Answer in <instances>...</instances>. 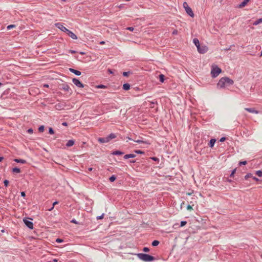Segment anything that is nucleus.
Returning <instances> with one entry per match:
<instances>
[{
  "label": "nucleus",
  "mask_w": 262,
  "mask_h": 262,
  "mask_svg": "<svg viewBox=\"0 0 262 262\" xmlns=\"http://www.w3.org/2000/svg\"><path fill=\"white\" fill-rule=\"evenodd\" d=\"M215 142H216L215 139H211L208 143V146L210 147H211V148L213 147L214 145Z\"/></svg>",
  "instance_id": "dca6fc26"
},
{
  "label": "nucleus",
  "mask_w": 262,
  "mask_h": 262,
  "mask_svg": "<svg viewBox=\"0 0 262 262\" xmlns=\"http://www.w3.org/2000/svg\"><path fill=\"white\" fill-rule=\"evenodd\" d=\"M104 214L102 213L101 215L97 216L96 219L97 220H101L104 217Z\"/></svg>",
  "instance_id": "79ce46f5"
},
{
  "label": "nucleus",
  "mask_w": 262,
  "mask_h": 262,
  "mask_svg": "<svg viewBox=\"0 0 262 262\" xmlns=\"http://www.w3.org/2000/svg\"><path fill=\"white\" fill-rule=\"evenodd\" d=\"M4 184L5 187H7L9 184V181L8 180H5L4 181Z\"/></svg>",
  "instance_id": "ea45409f"
},
{
  "label": "nucleus",
  "mask_w": 262,
  "mask_h": 262,
  "mask_svg": "<svg viewBox=\"0 0 262 262\" xmlns=\"http://www.w3.org/2000/svg\"><path fill=\"white\" fill-rule=\"evenodd\" d=\"M160 242L158 240H154L151 243V245L153 247L157 246L159 244Z\"/></svg>",
  "instance_id": "393cba45"
},
{
  "label": "nucleus",
  "mask_w": 262,
  "mask_h": 262,
  "mask_svg": "<svg viewBox=\"0 0 262 262\" xmlns=\"http://www.w3.org/2000/svg\"><path fill=\"white\" fill-rule=\"evenodd\" d=\"M113 155L119 156L123 154V152L120 150H115L112 152Z\"/></svg>",
  "instance_id": "412c9836"
},
{
  "label": "nucleus",
  "mask_w": 262,
  "mask_h": 262,
  "mask_svg": "<svg viewBox=\"0 0 262 262\" xmlns=\"http://www.w3.org/2000/svg\"><path fill=\"white\" fill-rule=\"evenodd\" d=\"M49 133L51 135H53L54 134L55 132H54V130L53 129V128L52 127H49Z\"/></svg>",
  "instance_id": "2f4dec72"
},
{
  "label": "nucleus",
  "mask_w": 262,
  "mask_h": 262,
  "mask_svg": "<svg viewBox=\"0 0 262 262\" xmlns=\"http://www.w3.org/2000/svg\"><path fill=\"white\" fill-rule=\"evenodd\" d=\"M236 168H235V169H234L232 171V172H231V174H230V177L232 178V177H234V174H235V172H236Z\"/></svg>",
  "instance_id": "4c0bfd02"
},
{
  "label": "nucleus",
  "mask_w": 262,
  "mask_h": 262,
  "mask_svg": "<svg viewBox=\"0 0 262 262\" xmlns=\"http://www.w3.org/2000/svg\"><path fill=\"white\" fill-rule=\"evenodd\" d=\"M16 26L15 25H10L7 27V30H10L13 28H15Z\"/></svg>",
  "instance_id": "f704fd0d"
},
{
  "label": "nucleus",
  "mask_w": 262,
  "mask_h": 262,
  "mask_svg": "<svg viewBox=\"0 0 262 262\" xmlns=\"http://www.w3.org/2000/svg\"><path fill=\"white\" fill-rule=\"evenodd\" d=\"M116 176L115 175H112L109 178V180L111 182H114L116 180Z\"/></svg>",
  "instance_id": "a878e982"
},
{
  "label": "nucleus",
  "mask_w": 262,
  "mask_h": 262,
  "mask_svg": "<svg viewBox=\"0 0 262 262\" xmlns=\"http://www.w3.org/2000/svg\"><path fill=\"white\" fill-rule=\"evenodd\" d=\"M126 29L129 31H133L134 30V28L133 27H127L126 28Z\"/></svg>",
  "instance_id": "3c124183"
},
{
  "label": "nucleus",
  "mask_w": 262,
  "mask_h": 262,
  "mask_svg": "<svg viewBox=\"0 0 262 262\" xmlns=\"http://www.w3.org/2000/svg\"><path fill=\"white\" fill-rule=\"evenodd\" d=\"M150 159H151L152 160L155 161V162H159V159L157 157H150Z\"/></svg>",
  "instance_id": "473e14b6"
},
{
  "label": "nucleus",
  "mask_w": 262,
  "mask_h": 262,
  "mask_svg": "<svg viewBox=\"0 0 262 262\" xmlns=\"http://www.w3.org/2000/svg\"><path fill=\"white\" fill-rule=\"evenodd\" d=\"M187 209L188 210H192V206L190 205H188L187 206Z\"/></svg>",
  "instance_id": "49530a36"
},
{
  "label": "nucleus",
  "mask_w": 262,
  "mask_h": 262,
  "mask_svg": "<svg viewBox=\"0 0 262 262\" xmlns=\"http://www.w3.org/2000/svg\"><path fill=\"white\" fill-rule=\"evenodd\" d=\"M80 54L81 55H84V54H85V53H84V52H80Z\"/></svg>",
  "instance_id": "774afa93"
},
{
  "label": "nucleus",
  "mask_w": 262,
  "mask_h": 262,
  "mask_svg": "<svg viewBox=\"0 0 262 262\" xmlns=\"http://www.w3.org/2000/svg\"><path fill=\"white\" fill-rule=\"evenodd\" d=\"M88 170H89V171H92V170H93V168H92V167H90V168L88 169Z\"/></svg>",
  "instance_id": "0e129e2a"
},
{
  "label": "nucleus",
  "mask_w": 262,
  "mask_h": 262,
  "mask_svg": "<svg viewBox=\"0 0 262 262\" xmlns=\"http://www.w3.org/2000/svg\"><path fill=\"white\" fill-rule=\"evenodd\" d=\"M252 179H253V180H254V181H257V182H258V181H259V179L257 178H256V177H253H253H252Z\"/></svg>",
  "instance_id": "603ef678"
},
{
  "label": "nucleus",
  "mask_w": 262,
  "mask_h": 262,
  "mask_svg": "<svg viewBox=\"0 0 262 262\" xmlns=\"http://www.w3.org/2000/svg\"><path fill=\"white\" fill-rule=\"evenodd\" d=\"M97 88L98 89H105L106 88V86H105L103 84H99L97 86Z\"/></svg>",
  "instance_id": "58836bf2"
},
{
  "label": "nucleus",
  "mask_w": 262,
  "mask_h": 262,
  "mask_svg": "<svg viewBox=\"0 0 262 262\" xmlns=\"http://www.w3.org/2000/svg\"><path fill=\"white\" fill-rule=\"evenodd\" d=\"M69 71L77 76H79L81 74V72H80L79 71L76 70L73 68H69Z\"/></svg>",
  "instance_id": "f8f14e48"
},
{
  "label": "nucleus",
  "mask_w": 262,
  "mask_h": 262,
  "mask_svg": "<svg viewBox=\"0 0 262 262\" xmlns=\"http://www.w3.org/2000/svg\"><path fill=\"white\" fill-rule=\"evenodd\" d=\"M130 84L126 83H124L123 85L122 88L124 90L127 91L130 89Z\"/></svg>",
  "instance_id": "6ab92c4d"
},
{
  "label": "nucleus",
  "mask_w": 262,
  "mask_h": 262,
  "mask_svg": "<svg viewBox=\"0 0 262 262\" xmlns=\"http://www.w3.org/2000/svg\"><path fill=\"white\" fill-rule=\"evenodd\" d=\"M226 137H222L220 139V141L221 142H224L226 140Z\"/></svg>",
  "instance_id": "a18cd8bd"
},
{
  "label": "nucleus",
  "mask_w": 262,
  "mask_h": 262,
  "mask_svg": "<svg viewBox=\"0 0 262 262\" xmlns=\"http://www.w3.org/2000/svg\"><path fill=\"white\" fill-rule=\"evenodd\" d=\"M60 89L64 90L66 92H69V90H71L69 85L67 83H63L60 84Z\"/></svg>",
  "instance_id": "1a4fd4ad"
},
{
  "label": "nucleus",
  "mask_w": 262,
  "mask_h": 262,
  "mask_svg": "<svg viewBox=\"0 0 262 262\" xmlns=\"http://www.w3.org/2000/svg\"><path fill=\"white\" fill-rule=\"evenodd\" d=\"M245 110L249 113L256 114L259 113V111L256 110L254 108H245Z\"/></svg>",
  "instance_id": "9b49d317"
},
{
  "label": "nucleus",
  "mask_w": 262,
  "mask_h": 262,
  "mask_svg": "<svg viewBox=\"0 0 262 262\" xmlns=\"http://www.w3.org/2000/svg\"><path fill=\"white\" fill-rule=\"evenodd\" d=\"M55 26L61 31L66 33L70 37L73 39L77 38V36L72 31L66 28L62 23H58L55 24Z\"/></svg>",
  "instance_id": "f03ea898"
},
{
  "label": "nucleus",
  "mask_w": 262,
  "mask_h": 262,
  "mask_svg": "<svg viewBox=\"0 0 262 262\" xmlns=\"http://www.w3.org/2000/svg\"><path fill=\"white\" fill-rule=\"evenodd\" d=\"M134 152L137 154H144V151L141 150H135Z\"/></svg>",
  "instance_id": "72a5a7b5"
},
{
  "label": "nucleus",
  "mask_w": 262,
  "mask_h": 262,
  "mask_svg": "<svg viewBox=\"0 0 262 262\" xmlns=\"http://www.w3.org/2000/svg\"><path fill=\"white\" fill-rule=\"evenodd\" d=\"M260 23H262V18H259L257 20H256V21H255L253 23V25L256 26V25L259 24Z\"/></svg>",
  "instance_id": "b1692460"
},
{
  "label": "nucleus",
  "mask_w": 262,
  "mask_h": 262,
  "mask_svg": "<svg viewBox=\"0 0 262 262\" xmlns=\"http://www.w3.org/2000/svg\"><path fill=\"white\" fill-rule=\"evenodd\" d=\"M136 155L133 154H126L124 156V159H128L129 158H134L136 157Z\"/></svg>",
  "instance_id": "4468645a"
},
{
  "label": "nucleus",
  "mask_w": 262,
  "mask_h": 262,
  "mask_svg": "<svg viewBox=\"0 0 262 262\" xmlns=\"http://www.w3.org/2000/svg\"><path fill=\"white\" fill-rule=\"evenodd\" d=\"M142 250L144 252H148L149 251V249L148 247H145L143 248Z\"/></svg>",
  "instance_id": "a19ab883"
},
{
  "label": "nucleus",
  "mask_w": 262,
  "mask_h": 262,
  "mask_svg": "<svg viewBox=\"0 0 262 262\" xmlns=\"http://www.w3.org/2000/svg\"><path fill=\"white\" fill-rule=\"evenodd\" d=\"M130 73L131 72L130 71L123 72L122 75L124 77H128Z\"/></svg>",
  "instance_id": "c756f323"
},
{
  "label": "nucleus",
  "mask_w": 262,
  "mask_h": 262,
  "mask_svg": "<svg viewBox=\"0 0 262 262\" xmlns=\"http://www.w3.org/2000/svg\"><path fill=\"white\" fill-rule=\"evenodd\" d=\"M20 195L22 197L25 198L26 196V193L25 191H21L20 192Z\"/></svg>",
  "instance_id": "8fccbe9b"
},
{
  "label": "nucleus",
  "mask_w": 262,
  "mask_h": 262,
  "mask_svg": "<svg viewBox=\"0 0 262 262\" xmlns=\"http://www.w3.org/2000/svg\"><path fill=\"white\" fill-rule=\"evenodd\" d=\"M135 142L138 143H147L146 142H145V141H143L142 140H134Z\"/></svg>",
  "instance_id": "c03bdc74"
},
{
  "label": "nucleus",
  "mask_w": 262,
  "mask_h": 262,
  "mask_svg": "<svg viewBox=\"0 0 262 262\" xmlns=\"http://www.w3.org/2000/svg\"><path fill=\"white\" fill-rule=\"evenodd\" d=\"M129 162L130 163H135L136 162V160H130Z\"/></svg>",
  "instance_id": "680f3d73"
},
{
  "label": "nucleus",
  "mask_w": 262,
  "mask_h": 262,
  "mask_svg": "<svg viewBox=\"0 0 262 262\" xmlns=\"http://www.w3.org/2000/svg\"><path fill=\"white\" fill-rule=\"evenodd\" d=\"M230 50V48H226V49H224V50H225V51H229V50Z\"/></svg>",
  "instance_id": "69168bd1"
},
{
  "label": "nucleus",
  "mask_w": 262,
  "mask_h": 262,
  "mask_svg": "<svg viewBox=\"0 0 262 262\" xmlns=\"http://www.w3.org/2000/svg\"><path fill=\"white\" fill-rule=\"evenodd\" d=\"M12 172L13 173H18L20 172V168L15 167L12 168Z\"/></svg>",
  "instance_id": "4be33fe9"
},
{
  "label": "nucleus",
  "mask_w": 262,
  "mask_h": 262,
  "mask_svg": "<svg viewBox=\"0 0 262 262\" xmlns=\"http://www.w3.org/2000/svg\"><path fill=\"white\" fill-rule=\"evenodd\" d=\"M187 224V222L185 221H182L180 223V227H183L184 226H185Z\"/></svg>",
  "instance_id": "e433bc0d"
},
{
  "label": "nucleus",
  "mask_w": 262,
  "mask_h": 262,
  "mask_svg": "<svg viewBox=\"0 0 262 262\" xmlns=\"http://www.w3.org/2000/svg\"><path fill=\"white\" fill-rule=\"evenodd\" d=\"M59 203V202L58 201H55L53 203V207H54V206L58 204Z\"/></svg>",
  "instance_id": "864d4df0"
},
{
  "label": "nucleus",
  "mask_w": 262,
  "mask_h": 262,
  "mask_svg": "<svg viewBox=\"0 0 262 262\" xmlns=\"http://www.w3.org/2000/svg\"><path fill=\"white\" fill-rule=\"evenodd\" d=\"M27 132L29 133V134H32L33 132V130L32 128H29L28 130H27Z\"/></svg>",
  "instance_id": "09e8293b"
},
{
  "label": "nucleus",
  "mask_w": 262,
  "mask_h": 262,
  "mask_svg": "<svg viewBox=\"0 0 262 262\" xmlns=\"http://www.w3.org/2000/svg\"><path fill=\"white\" fill-rule=\"evenodd\" d=\"M106 137L107 138V140L108 142H110L111 140V139L109 138L108 136H107Z\"/></svg>",
  "instance_id": "052dcab7"
},
{
  "label": "nucleus",
  "mask_w": 262,
  "mask_h": 262,
  "mask_svg": "<svg viewBox=\"0 0 262 262\" xmlns=\"http://www.w3.org/2000/svg\"><path fill=\"white\" fill-rule=\"evenodd\" d=\"M72 82L78 88H83L84 85L82 83L79 79L74 78L72 79Z\"/></svg>",
  "instance_id": "6e6552de"
},
{
  "label": "nucleus",
  "mask_w": 262,
  "mask_h": 262,
  "mask_svg": "<svg viewBox=\"0 0 262 262\" xmlns=\"http://www.w3.org/2000/svg\"><path fill=\"white\" fill-rule=\"evenodd\" d=\"M247 162L246 161H240L238 163L239 166L245 165Z\"/></svg>",
  "instance_id": "c9c22d12"
},
{
  "label": "nucleus",
  "mask_w": 262,
  "mask_h": 262,
  "mask_svg": "<svg viewBox=\"0 0 262 262\" xmlns=\"http://www.w3.org/2000/svg\"><path fill=\"white\" fill-rule=\"evenodd\" d=\"M233 83L234 82L231 79L227 77H224L221 78L217 84V87L219 89H222L230 86L232 85Z\"/></svg>",
  "instance_id": "f257e3e1"
},
{
  "label": "nucleus",
  "mask_w": 262,
  "mask_h": 262,
  "mask_svg": "<svg viewBox=\"0 0 262 262\" xmlns=\"http://www.w3.org/2000/svg\"><path fill=\"white\" fill-rule=\"evenodd\" d=\"M14 161L18 163H21V164H26L27 163V161L25 160L21 159H15Z\"/></svg>",
  "instance_id": "f3484780"
},
{
  "label": "nucleus",
  "mask_w": 262,
  "mask_h": 262,
  "mask_svg": "<svg viewBox=\"0 0 262 262\" xmlns=\"http://www.w3.org/2000/svg\"><path fill=\"white\" fill-rule=\"evenodd\" d=\"M159 80L161 82H164V80H165V76L163 74H160L159 76Z\"/></svg>",
  "instance_id": "5701e85b"
},
{
  "label": "nucleus",
  "mask_w": 262,
  "mask_h": 262,
  "mask_svg": "<svg viewBox=\"0 0 262 262\" xmlns=\"http://www.w3.org/2000/svg\"><path fill=\"white\" fill-rule=\"evenodd\" d=\"M43 86L45 88H49V85L48 84H44Z\"/></svg>",
  "instance_id": "bf43d9fd"
},
{
  "label": "nucleus",
  "mask_w": 262,
  "mask_h": 262,
  "mask_svg": "<svg viewBox=\"0 0 262 262\" xmlns=\"http://www.w3.org/2000/svg\"><path fill=\"white\" fill-rule=\"evenodd\" d=\"M109 138L112 140L116 137V135L114 133H111L108 135Z\"/></svg>",
  "instance_id": "7c9ffc66"
},
{
  "label": "nucleus",
  "mask_w": 262,
  "mask_h": 262,
  "mask_svg": "<svg viewBox=\"0 0 262 262\" xmlns=\"http://www.w3.org/2000/svg\"><path fill=\"white\" fill-rule=\"evenodd\" d=\"M177 33H178V31L177 30H174L172 32V34H173V35L177 34Z\"/></svg>",
  "instance_id": "6e6d98bb"
},
{
  "label": "nucleus",
  "mask_w": 262,
  "mask_h": 262,
  "mask_svg": "<svg viewBox=\"0 0 262 262\" xmlns=\"http://www.w3.org/2000/svg\"><path fill=\"white\" fill-rule=\"evenodd\" d=\"M3 159H4V157H0V162H2Z\"/></svg>",
  "instance_id": "e2e57ef3"
},
{
  "label": "nucleus",
  "mask_w": 262,
  "mask_h": 262,
  "mask_svg": "<svg viewBox=\"0 0 262 262\" xmlns=\"http://www.w3.org/2000/svg\"><path fill=\"white\" fill-rule=\"evenodd\" d=\"M74 143L75 141L74 140H70L67 142L66 146L67 147L72 146L74 144Z\"/></svg>",
  "instance_id": "a211bd4d"
},
{
  "label": "nucleus",
  "mask_w": 262,
  "mask_h": 262,
  "mask_svg": "<svg viewBox=\"0 0 262 262\" xmlns=\"http://www.w3.org/2000/svg\"><path fill=\"white\" fill-rule=\"evenodd\" d=\"M71 222L75 224H79V223L75 219L71 220Z\"/></svg>",
  "instance_id": "de8ad7c7"
},
{
  "label": "nucleus",
  "mask_w": 262,
  "mask_h": 262,
  "mask_svg": "<svg viewBox=\"0 0 262 262\" xmlns=\"http://www.w3.org/2000/svg\"><path fill=\"white\" fill-rule=\"evenodd\" d=\"M56 242L57 243H62V242H63V240L61 238H57L56 239Z\"/></svg>",
  "instance_id": "37998d69"
},
{
  "label": "nucleus",
  "mask_w": 262,
  "mask_h": 262,
  "mask_svg": "<svg viewBox=\"0 0 262 262\" xmlns=\"http://www.w3.org/2000/svg\"><path fill=\"white\" fill-rule=\"evenodd\" d=\"M135 255H136L140 259L145 262H151L156 259V258L154 256L148 254L141 253L136 254Z\"/></svg>",
  "instance_id": "7ed1b4c3"
},
{
  "label": "nucleus",
  "mask_w": 262,
  "mask_h": 262,
  "mask_svg": "<svg viewBox=\"0 0 262 262\" xmlns=\"http://www.w3.org/2000/svg\"><path fill=\"white\" fill-rule=\"evenodd\" d=\"M64 104L63 103H59L55 105V108L57 110H61L63 109L64 107Z\"/></svg>",
  "instance_id": "9d476101"
},
{
  "label": "nucleus",
  "mask_w": 262,
  "mask_h": 262,
  "mask_svg": "<svg viewBox=\"0 0 262 262\" xmlns=\"http://www.w3.org/2000/svg\"><path fill=\"white\" fill-rule=\"evenodd\" d=\"M100 43L101 45H103V44H104V43H105V42H104V41H101V42H100Z\"/></svg>",
  "instance_id": "338daca9"
},
{
  "label": "nucleus",
  "mask_w": 262,
  "mask_h": 262,
  "mask_svg": "<svg viewBox=\"0 0 262 262\" xmlns=\"http://www.w3.org/2000/svg\"><path fill=\"white\" fill-rule=\"evenodd\" d=\"M222 72V70L217 66L213 68L211 71V74L212 77L215 78L217 77Z\"/></svg>",
  "instance_id": "20e7f679"
},
{
  "label": "nucleus",
  "mask_w": 262,
  "mask_h": 262,
  "mask_svg": "<svg viewBox=\"0 0 262 262\" xmlns=\"http://www.w3.org/2000/svg\"><path fill=\"white\" fill-rule=\"evenodd\" d=\"M44 129H45V126L43 125H40L39 127H38V132H40V133H42L44 131Z\"/></svg>",
  "instance_id": "c85d7f7f"
},
{
  "label": "nucleus",
  "mask_w": 262,
  "mask_h": 262,
  "mask_svg": "<svg viewBox=\"0 0 262 262\" xmlns=\"http://www.w3.org/2000/svg\"><path fill=\"white\" fill-rule=\"evenodd\" d=\"M107 71H108L109 74H113V71H112V70L111 69H108L107 70Z\"/></svg>",
  "instance_id": "13d9d810"
},
{
  "label": "nucleus",
  "mask_w": 262,
  "mask_h": 262,
  "mask_svg": "<svg viewBox=\"0 0 262 262\" xmlns=\"http://www.w3.org/2000/svg\"><path fill=\"white\" fill-rule=\"evenodd\" d=\"M255 174L259 177H262V170H257L255 172Z\"/></svg>",
  "instance_id": "cd10ccee"
},
{
  "label": "nucleus",
  "mask_w": 262,
  "mask_h": 262,
  "mask_svg": "<svg viewBox=\"0 0 262 262\" xmlns=\"http://www.w3.org/2000/svg\"><path fill=\"white\" fill-rule=\"evenodd\" d=\"M183 7L185 9V11L187 14L189 15L191 17H194V13L191 9V8L188 6V4L186 2H184Z\"/></svg>",
  "instance_id": "39448f33"
},
{
  "label": "nucleus",
  "mask_w": 262,
  "mask_h": 262,
  "mask_svg": "<svg viewBox=\"0 0 262 262\" xmlns=\"http://www.w3.org/2000/svg\"><path fill=\"white\" fill-rule=\"evenodd\" d=\"M253 177V176H252V174L251 173H248L244 177L245 179V180H248V178H252Z\"/></svg>",
  "instance_id": "bb28decb"
},
{
  "label": "nucleus",
  "mask_w": 262,
  "mask_h": 262,
  "mask_svg": "<svg viewBox=\"0 0 262 262\" xmlns=\"http://www.w3.org/2000/svg\"><path fill=\"white\" fill-rule=\"evenodd\" d=\"M193 42L195 45V46L197 48H198V47L200 46V41H199V39L196 38H195L193 39Z\"/></svg>",
  "instance_id": "aec40b11"
},
{
  "label": "nucleus",
  "mask_w": 262,
  "mask_h": 262,
  "mask_svg": "<svg viewBox=\"0 0 262 262\" xmlns=\"http://www.w3.org/2000/svg\"><path fill=\"white\" fill-rule=\"evenodd\" d=\"M197 50L200 54H204L207 52L208 49L205 45H200L198 47Z\"/></svg>",
  "instance_id": "423d86ee"
},
{
  "label": "nucleus",
  "mask_w": 262,
  "mask_h": 262,
  "mask_svg": "<svg viewBox=\"0 0 262 262\" xmlns=\"http://www.w3.org/2000/svg\"><path fill=\"white\" fill-rule=\"evenodd\" d=\"M98 141L100 143H104L108 142L107 140L106 137L99 138Z\"/></svg>",
  "instance_id": "2eb2a0df"
},
{
  "label": "nucleus",
  "mask_w": 262,
  "mask_h": 262,
  "mask_svg": "<svg viewBox=\"0 0 262 262\" xmlns=\"http://www.w3.org/2000/svg\"><path fill=\"white\" fill-rule=\"evenodd\" d=\"M62 125H63V126H68V123L66 122H63L62 123Z\"/></svg>",
  "instance_id": "4d7b16f0"
},
{
  "label": "nucleus",
  "mask_w": 262,
  "mask_h": 262,
  "mask_svg": "<svg viewBox=\"0 0 262 262\" xmlns=\"http://www.w3.org/2000/svg\"><path fill=\"white\" fill-rule=\"evenodd\" d=\"M69 53H71L72 54H74V53H75L76 52L74 50H70L69 51Z\"/></svg>",
  "instance_id": "5fc2aeb1"
},
{
  "label": "nucleus",
  "mask_w": 262,
  "mask_h": 262,
  "mask_svg": "<svg viewBox=\"0 0 262 262\" xmlns=\"http://www.w3.org/2000/svg\"><path fill=\"white\" fill-rule=\"evenodd\" d=\"M23 222L25 225L30 229H33V222L29 221L28 220V218H24L23 219Z\"/></svg>",
  "instance_id": "0eeeda50"
},
{
  "label": "nucleus",
  "mask_w": 262,
  "mask_h": 262,
  "mask_svg": "<svg viewBox=\"0 0 262 262\" xmlns=\"http://www.w3.org/2000/svg\"><path fill=\"white\" fill-rule=\"evenodd\" d=\"M250 1V0H244L239 5L238 8H242L244 7L247 3Z\"/></svg>",
  "instance_id": "ddd939ff"
}]
</instances>
